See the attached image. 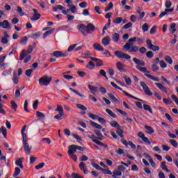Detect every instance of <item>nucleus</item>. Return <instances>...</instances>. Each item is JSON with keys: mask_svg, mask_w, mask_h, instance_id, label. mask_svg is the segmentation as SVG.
<instances>
[{"mask_svg": "<svg viewBox=\"0 0 178 178\" xmlns=\"http://www.w3.org/2000/svg\"><path fill=\"white\" fill-rule=\"evenodd\" d=\"M76 108H78V109H81V111H87V107L81 104H77Z\"/></svg>", "mask_w": 178, "mask_h": 178, "instance_id": "6e6d98bb", "label": "nucleus"}, {"mask_svg": "<svg viewBox=\"0 0 178 178\" xmlns=\"http://www.w3.org/2000/svg\"><path fill=\"white\" fill-rule=\"evenodd\" d=\"M72 178H84V177L81 176L80 174L72 172L71 175Z\"/></svg>", "mask_w": 178, "mask_h": 178, "instance_id": "bf43d9fd", "label": "nucleus"}, {"mask_svg": "<svg viewBox=\"0 0 178 178\" xmlns=\"http://www.w3.org/2000/svg\"><path fill=\"white\" fill-rule=\"evenodd\" d=\"M54 31H55V28L46 31L44 34H43V38L45 39L47 38V37H48V35H51V34L54 33Z\"/></svg>", "mask_w": 178, "mask_h": 178, "instance_id": "2f4dec72", "label": "nucleus"}, {"mask_svg": "<svg viewBox=\"0 0 178 178\" xmlns=\"http://www.w3.org/2000/svg\"><path fill=\"white\" fill-rule=\"evenodd\" d=\"M155 86H156V87L158 88H159V90H161V91H163L165 94H168V88H166V87H165L163 85H162V83H155Z\"/></svg>", "mask_w": 178, "mask_h": 178, "instance_id": "a211bd4d", "label": "nucleus"}, {"mask_svg": "<svg viewBox=\"0 0 178 178\" xmlns=\"http://www.w3.org/2000/svg\"><path fill=\"white\" fill-rule=\"evenodd\" d=\"M163 102H164V104H165V105H170V104H172V99L164 98V99H163Z\"/></svg>", "mask_w": 178, "mask_h": 178, "instance_id": "0e129e2a", "label": "nucleus"}, {"mask_svg": "<svg viewBox=\"0 0 178 178\" xmlns=\"http://www.w3.org/2000/svg\"><path fill=\"white\" fill-rule=\"evenodd\" d=\"M97 28H95V26L92 24V23L88 24L86 26V32L88 34H92L93 31H95Z\"/></svg>", "mask_w": 178, "mask_h": 178, "instance_id": "9b49d317", "label": "nucleus"}, {"mask_svg": "<svg viewBox=\"0 0 178 178\" xmlns=\"http://www.w3.org/2000/svg\"><path fill=\"white\" fill-rule=\"evenodd\" d=\"M111 37L114 42H119V40L120 39V35L119 33H114Z\"/></svg>", "mask_w": 178, "mask_h": 178, "instance_id": "b1692460", "label": "nucleus"}, {"mask_svg": "<svg viewBox=\"0 0 178 178\" xmlns=\"http://www.w3.org/2000/svg\"><path fill=\"white\" fill-rule=\"evenodd\" d=\"M108 96L109 97V98H111V99H112L113 101H114V102H119V100L118 99V98H116V97H115V95H113L111 93H108Z\"/></svg>", "mask_w": 178, "mask_h": 178, "instance_id": "37998d69", "label": "nucleus"}, {"mask_svg": "<svg viewBox=\"0 0 178 178\" xmlns=\"http://www.w3.org/2000/svg\"><path fill=\"white\" fill-rule=\"evenodd\" d=\"M15 172L13 175V177H17V176H19V175H20V172H22V170H20V168L19 167H16L15 168Z\"/></svg>", "mask_w": 178, "mask_h": 178, "instance_id": "e433bc0d", "label": "nucleus"}, {"mask_svg": "<svg viewBox=\"0 0 178 178\" xmlns=\"http://www.w3.org/2000/svg\"><path fill=\"white\" fill-rule=\"evenodd\" d=\"M133 61L137 66H145V62L137 58H134Z\"/></svg>", "mask_w": 178, "mask_h": 178, "instance_id": "dca6fc26", "label": "nucleus"}, {"mask_svg": "<svg viewBox=\"0 0 178 178\" xmlns=\"http://www.w3.org/2000/svg\"><path fill=\"white\" fill-rule=\"evenodd\" d=\"M111 85L112 86V87H114V88H116L117 90H120V91H122L123 94H124V95H126L127 97H129V98H132L133 99H136V101H143V99H138V97H136L130 94H129V92L123 90V89L120 87H119L118 85H116V83H115V82H111Z\"/></svg>", "mask_w": 178, "mask_h": 178, "instance_id": "7ed1b4c3", "label": "nucleus"}, {"mask_svg": "<svg viewBox=\"0 0 178 178\" xmlns=\"http://www.w3.org/2000/svg\"><path fill=\"white\" fill-rule=\"evenodd\" d=\"M0 27L2 29H4L6 30H11L10 28V23H9V21L4 20L3 22H0Z\"/></svg>", "mask_w": 178, "mask_h": 178, "instance_id": "f8f14e48", "label": "nucleus"}, {"mask_svg": "<svg viewBox=\"0 0 178 178\" xmlns=\"http://www.w3.org/2000/svg\"><path fill=\"white\" fill-rule=\"evenodd\" d=\"M90 59L92 60V62H97L96 63L97 67L104 66V61L102 60L99 58H97L95 57H90Z\"/></svg>", "mask_w": 178, "mask_h": 178, "instance_id": "ddd939ff", "label": "nucleus"}, {"mask_svg": "<svg viewBox=\"0 0 178 178\" xmlns=\"http://www.w3.org/2000/svg\"><path fill=\"white\" fill-rule=\"evenodd\" d=\"M146 44H147V48L149 49H150L151 51H154V52H155L156 51H159L161 49V48L159 46L154 45L152 44V42L149 39H147L146 40Z\"/></svg>", "mask_w": 178, "mask_h": 178, "instance_id": "0eeeda50", "label": "nucleus"}, {"mask_svg": "<svg viewBox=\"0 0 178 178\" xmlns=\"http://www.w3.org/2000/svg\"><path fill=\"white\" fill-rule=\"evenodd\" d=\"M86 68L89 69L90 70H92V69H95V64L92 61H89L86 65Z\"/></svg>", "mask_w": 178, "mask_h": 178, "instance_id": "c756f323", "label": "nucleus"}, {"mask_svg": "<svg viewBox=\"0 0 178 178\" xmlns=\"http://www.w3.org/2000/svg\"><path fill=\"white\" fill-rule=\"evenodd\" d=\"M32 10H33L34 15H35V16H38V17L31 18V20H32V22H35L36 20H39V19H40V17H41V14L38 13V10H37L35 8H33Z\"/></svg>", "mask_w": 178, "mask_h": 178, "instance_id": "aec40b11", "label": "nucleus"}, {"mask_svg": "<svg viewBox=\"0 0 178 178\" xmlns=\"http://www.w3.org/2000/svg\"><path fill=\"white\" fill-rule=\"evenodd\" d=\"M51 55L55 58H59V57L65 58V56H67L68 53L67 51L63 53L60 51H55L53 53H51Z\"/></svg>", "mask_w": 178, "mask_h": 178, "instance_id": "1a4fd4ad", "label": "nucleus"}, {"mask_svg": "<svg viewBox=\"0 0 178 178\" xmlns=\"http://www.w3.org/2000/svg\"><path fill=\"white\" fill-rule=\"evenodd\" d=\"M33 72H34V69L26 70L25 71V74L27 77H31V73H33Z\"/></svg>", "mask_w": 178, "mask_h": 178, "instance_id": "c03bdc74", "label": "nucleus"}, {"mask_svg": "<svg viewBox=\"0 0 178 178\" xmlns=\"http://www.w3.org/2000/svg\"><path fill=\"white\" fill-rule=\"evenodd\" d=\"M152 70L153 72H158V70H159V67H158V65H156V64H153L152 65Z\"/></svg>", "mask_w": 178, "mask_h": 178, "instance_id": "69168bd1", "label": "nucleus"}, {"mask_svg": "<svg viewBox=\"0 0 178 178\" xmlns=\"http://www.w3.org/2000/svg\"><path fill=\"white\" fill-rule=\"evenodd\" d=\"M146 56L147 58H154V52L151 51H147L146 54Z\"/></svg>", "mask_w": 178, "mask_h": 178, "instance_id": "774afa93", "label": "nucleus"}, {"mask_svg": "<svg viewBox=\"0 0 178 178\" xmlns=\"http://www.w3.org/2000/svg\"><path fill=\"white\" fill-rule=\"evenodd\" d=\"M64 113H58L56 115L54 116V119H57V120H62V116H63Z\"/></svg>", "mask_w": 178, "mask_h": 178, "instance_id": "680f3d73", "label": "nucleus"}, {"mask_svg": "<svg viewBox=\"0 0 178 178\" xmlns=\"http://www.w3.org/2000/svg\"><path fill=\"white\" fill-rule=\"evenodd\" d=\"M79 31L82 33L83 35L87 37V26L83 24H80L77 26Z\"/></svg>", "mask_w": 178, "mask_h": 178, "instance_id": "9d476101", "label": "nucleus"}, {"mask_svg": "<svg viewBox=\"0 0 178 178\" xmlns=\"http://www.w3.org/2000/svg\"><path fill=\"white\" fill-rule=\"evenodd\" d=\"M76 47H77V44H72L70 45L69 47H68V49H67V54H69V52H72V51H73L74 49V48H76Z\"/></svg>", "mask_w": 178, "mask_h": 178, "instance_id": "4d7b16f0", "label": "nucleus"}, {"mask_svg": "<svg viewBox=\"0 0 178 178\" xmlns=\"http://www.w3.org/2000/svg\"><path fill=\"white\" fill-rule=\"evenodd\" d=\"M93 48L96 51H100L101 52L104 51V47H102V46L98 43H95L93 44Z\"/></svg>", "mask_w": 178, "mask_h": 178, "instance_id": "a878e982", "label": "nucleus"}, {"mask_svg": "<svg viewBox=\"0 0 178 178\" xmlns=\"http://www.w3.org/2000/svg\"><path fill=\"white\" fill-rule=\"evenodd\" d=\"M13 81L14 84H19V77H17V74H16V72H13Z\"/></svg>", "mask_w": 178, "mask_h": 178, "instance_id": "f704fd0d", "label": "nucleus"}, {"mask_svg": "<svg viewBox=\"0 0 178 178\" xmlns=\"http://www.w3.org/2000/svg\"><path fill=\"white\" fill-rule=\"evenodd\" d=\"M24 149L26 154V155H30L31 154V147H30V145L27 143V142H24Z\"/></svg>", "mask_w": 178, "mask_h": 178, "instance_id": "2eb2a0df", "label": "nucleus"}, {"mask_svg": "<svg viewBox=\"0 0 178 178\" xmlns=\"http://www.w3.org/2000/svg\"><path fill=\"white\" fill-rule=\"evenodd\" d=\"M131 27H133V24L131 22H129L127 24L122 26V29L127 30V29H130Z\"/></svg>", "mask_w": 178, "mask_h": 178, "instance_id": "79ce46f5", "label": "nucleus"}, {"mask_svg": "<svg viewBox=\"0 0 178 178\" xmlns=\"http://www.w3.org/2000/svg\"><path fill=\"white\" fill-rule=\"evenodd\" d=\"M10 104H11V108H12V109H13L14 111H17V104H16V102H15V101H13V100H12L11 102H10Z\"/></svg>", "mask_w": 178, "mask_h": 178, "instance_id": "3c124183", "label": "nucleus"}, {"mask_svg": "<svg viewBox=\"0 0 178 178\" xmlns=\"http://www.w3.org/2000/svg\"><path fill=\"white\" fill-rule=\"evenodd\" d=\"M116 133L118 136H120V137H121V138H123V137H124V135H123L124 131L123 129H122V127L120 126V127L117 128Z\"/></svg>", "mask_w": 178, "mask_h": 178, "instance_id": "cd10ccee", "label": "nucleus"}, {"mask_svg": "<svg viewBox=\"0 0 178 178\" xmlns=\"http://www.w3.org/2000/svg\"><path fill=\"white\" fill-rule=\"evenodd\" d=\"M88 159V157L86 155H82L79 161L81 162H86V161H87Z\"/></svg>", "mask_w": 178, "mask_h": 178, "instance_id": "338daca9", "label": "nucleus"}, {"mask_svg": "<svg viewBox=\"0 0 178 178\" xmlns=\"http://www.w3.org/2000/svg\"><path fill=\"white\" fill-rule=\"evenodd\" d=\"M111 9H113V3L110 2L108 3L107 8L104 9V12H109Z\"/></svg>", "mask_w": 178, "mask_h": 178, "instance_id": "ea45409f", "label": "nucleus"}, {"mask_svg": "<svg viewBox=\"0 0 178 178\" xmlns=\"http://www.w3.org/2000/svg\"><path fill=\"white\" fill-rule=\"evenodd\" d=\"M36 118H41L42 119H45V115L44 113L36 111Z\"/></svg>", "mask_w": 178, "mask_h": 178, "instance_id": "de8ad7c7", "label": "nucleus"}, {"mask_svg": "<svg viewBox=\"0 0 178 178\" xmlns=\"http://www.w3.org/2000/svg\"><path fill=\"white\" fill-rule=\"evenodd\" d=\"M136 68L138 70H140V72H141L142 73H145V76L146 77H147V79H150V80H153V81H159V79L151 75V74H149V71H148V70L147 69V67H141L140 65H136Z\"/></svg>", "mask_w": 178, "mask_h": 178, "instance_id": "f257e3e1", "label": "nucleus"}, {"mask_svg": "<svg viewBox=\"0 0 178 178\" xmlns=\"http://www.w3.org/2000/svg\"><path fill=\"white\" fill-rule=\"evenodd\" d=\"M140 86L143 88V91L146 95H149V97L152 96V92L149 90V87L147 86V83L145 82H140Z\"/></svg>", "mask_w": 178, "mask_h": 178, "instance_id": "6e6552de", "label": "nucleus"}, {"mask_svg": "<svg viewBox=\"0 0 178 178\" xmlns=\"http://www.w3.org/2000/svg\"><path fill=\"white\" fill-rule=\"evenodd\" d=\"M37 47V44L35 42L33 43V45H30L28 48V51L26 49H24L22 51L20 55H19V60H23L26 56H28V54H31L33 52V49Z\"/></svg>", "mask_w": 178, "mask_h": 178, "instance_id": "f03ea898", "label": "nucleus"}, {"mask_svg": "<svg viewBox=\"0 0 178 178\" xmlns=\"http://www.w3.org/2000/svg\"><path fill=\"white\" fill-rule=\"evenodd\" d=\"M169 143L172 145V147H175V148L177 147L178 143L177 141L175 139H170L169 140Z\"/></svg>", "mask_w": 178, "mask_h": 178, "instance_id": "8fccbe9b", "label": "nucleus"}, {"mask_svg": "<svg viewBox=\"0 0 178 178\" xmlns=\"http://www.w3.org/2000/svg\"><path fill=\"white\" fill-rule=\"evenodd\" d=\"M88 116H89L90 118V119H92V120H95V119H98V118H99L98 115L91 113H89L88 114Z\"/></svg>", "mask_w": 178, "mask_h": 178, "instance_id": "e2e57ef3", "label": "nucleus"}, {"mask_svg": "<svg viewBox=\"0 0 178 178\" xmlns=\"http://www.w3.org/2000/svg\"><path fill=\"white\" fill-rule=\"evenodd\" d=\"M106 112L110 115V116H111V118H113L114 119H116V118H118V115H116V114H115V113H113V111H112L111 109L109 108H106Z\"/></svg>", "mask_w": 178, "mask_h": 178, "instance_id": "72a5a7b5", "label": "nucleus"}, {"mask_svg": "<svg viewBox=\"0 0 178 178\" xmlns=\"http://www.w3.org/2000/svg\"><path fill=\"white\" fill-rule=\"evenodd\" d=\"M159 65L162 69H165V68L168 67V65L163 60H161L159 61Z\"/></svg>", "mask_w": 178, "mask_h": 178, "instance_id": "a18cd8bd", "label": "nucleus"}, {"mask_svg": "<svg viewBox=\"0 0 178 178\" xmlns=\"http://www.w3.org/2000/svg\"><path fill=\"white\" fill-rule=\"evenodd\" d=\"M110 124L112 127H115L118 129V127H120V125L116 121H112L110 122Z\"/></svg>", "mask_w": 178, "mask_h": 178, "instance_id": "49530a36", "label": "nucleus"}, {"mask_svg": "<svg viewBox=\"0 0 178 178\" xmlns=\"http://www.w3.org/2000/svg\"><path fill=\"white\" fill-rule=\"evenodd\" d=\"M142 29H143V31L144 33L148 31V29H149V26L148 25V24L147 23H145L143 26H142Z\"/></svg>", "mask_w": 178, "mask_h": 178, "instance_id": "603ef678", "label": "nucleus"}, {"mask_svg": "<svg viewBox=\"0 0 178 178\" xmlns=\"http://www.w3.org/2000/svg\"><path fill=\"white\" fill-rule=\"evenodd\" d=\"M165 62H167V63H169V65L173 64V60L172 59V57H170V56H166L165 57Z\"/></svg>", "mask_w": 178, "mask_h": 178, "instance_id": "a19ab883", "label": "nucleus"}, {"mask_svg": "<svg viewBox=\"0 0 178 178\" xmlns=\"http://www.w3.org/2000/svg\"><path fill=\"white\" fill-rule=\"evenodd\" d=\"M114 55H115V56H117V58H118L119 59H131V56L130 55L120 51H115L114 52Z\"/></svg>", "mask_w": 178, "mask_h": 178, "instance_id": "423d86ee", "label": "nucleus"}, {"mask_svg": "<svg viewBox=\"0 0 178 178\" xmlns=\"http://www.w3.org/2000/svg\"><path fill=\"white\" fill-rule=\"evenodd\" d=\"M38 104H40V102L38 101V99H36L33 104V108L34 109V111H37V108H38Z\"/></svg>", "mask_w": 178, "mask_h": 178, "instance_id": "13d9d810", "label": "nucleus"}, {"mask_svg": "<svg viewBox=\"0 0 178 178\" xmlns=\"http://www.w3.org/2000/svg\"><path fill=\"white\" fill-rule=\"evenodd\" d=\"M42 34V32H40V31H38L35 33H32L31 35V38L33 39V40H35L37 38H40V36Z\"/></svg>", "mask_w": 178, "mask_h": 178, "instance_id": "bb28decb", "label": "nucleus"}, {"mask_svg": "<svg viewBox=\"0 0 178 178\" xmlns=\"http://www.w3.org/2000/svg\"><path fill=\"white\" fill-rule=\"evenodd\" d=\"M56 112H58V113H63V107H62L60 105H57V108L56 109Z\"/></svg>", "mask_w": 178, "mask_h": 178, "instance_id": "5fc2aeb1", "label": "nucleus"}, {"mask_svg": "<svg viewBox=\"0 0 178 178\" xmlns=\"http://www.w3.org/2000/svg\"><path fill=\"white\" fill-rule=\"evenodd\" d=\"M91 165L93 168H95V169H97V170H102V171L104 170V168H101L98 164H97L94 162H92Z\"/></svg>", "mask_w": 178, "mask_h": 178, "instance_id": "58836bf2", "label": "nucleus"}, {"mask_svg": "<svg viewBox=\"0 0 178 178\" xmlns=\"http://www.w3.org/2000/svg\"><path fill=\"white\" fill-rule=\"evenodd\" d=\"M116 66H117V69L120 72H124V65H123V63H122L121 62H118L116 63Z\"/></svg>", "mask_w": 178, "mask_h": 178, "instance_id": "393cba45", "label": "nucleus"}, {"mask_svg": "<svg viewBox=\"0 0 178 178\" xmlns=\"http://www.w3.org/2000/svg\"><path fill=\"white\" fill-rule=\"evenodd\" d=\"M79 169L84 173V175H88V170H87V165L86 163L81 162L79 163Z\"/></svg>", "mask_w": 178, "mask_h": 178, "instance_id": "4468645a", "label": "nucleus"}, {"mask_svg": "<svg viewBox=\"0 0 178 178\" xmlns=\"http://www.w3.org/2000/svg\"><path fill=\"white\" fill-rule=\"evenodd\" d=\"M124 79L126 83L127 84V86H130L131 84V79H130V77L125 76L124 77Z\"/></svg>", "mask_w": 178, "mask_h": 178, "instance_id": "864d4df0", "label": "nucleus"}, {"mask_svg": "<svg viewBox=\"0 0 178 178\" xmlns=\"http://www.w3.org/2000/svg\"><path fill=\"white\" fill-rule=\"evenodd\" d=\"M102 44H103L104 45V47H108V45H109V44H111V37H109V36L104 37L102 40Z\"/></svg>", "mask_w": 178, "mask_h": 178, "instance_id": "f3484780", "label": "nucleus"}, {"mask_svg": "<svg viewBox=\"0 0 178 178\" xmlns=\"http://www.w3.org/2000/svg\"><path fill=\"white\" fill-rule=\"evenodd\" d=\"M88 87L92 94L95 95V94H97V92H98V87L97 86H92L91 85H88Z\"/></svg>", "mask_w": 178, "mask_h": 178, "instance_id": "5701e85b", "label": "nucleus"}, {"mask_svg": "<svg viewBox=\"0 0 178 178\" xmlns=\"http://www.w3.org/2000/svg\"><path fill=\"white\" fill-rule=\"evenodd\" d=\"M143 109H145V111H148L149 113H154V112L152 111V108H151V106H149V105L148 104H144Z\"/></svg>", "mask_w": 178, "mask_h": 178, "instance_id": "4c0bfd02", "label": "nucleus"}, {"mask_svg": "<svg viewBox=\"0 0 178 178\" xmlns=\"http://www.w3.org/2000/svg\"><path fill=\"white\" fill-rule=\"evenodd\" d=\"M94 133H95V134H96V136H97V137H96V138L97 140H100V141H102V140H104V136L102 135L101 131L95 129V130H94Z\"/></svg>", "mask_w": 178, "mask_h": 178, "instance_id": "4be33fe9", "label": "nucleus"}, {"mask_svg": "<svg viewBox=\"0 0 178 178\" xmlns=\"http://www.w3.org/2000/svg\"><path fill=\"white\" fill-rule=\"evenodd\" d=\"M23 161H24V158L18 159L15 161V165H17V166H19V165H22V163H23Z\"/></svg>", "mask_w": 178, "mask_h": 178, "instance_id": "052dcab7", "label": "nucleus"}, {"mask_svg": "<svg viewBox=\"0 0 178 178\" xmlns=\"http://www.w3.org/2000/svg\"><path fill=\"white\" fill-rule=\"evenodd\" d=\"M68 155H73L74 152H76V145H72L69 146Z\"/></svg>", "mask_w": 178, "mask_h": 178, "instance_id": "6ab92c4d", "label": "nucleus"}, {"mask_svg": "<svg viewBox=\"0 0 178 178\" xmlns=\"http://www.w3.org/2000/svg\"><path fill=\"white\" fill-rule=\"evenodd\" d=\"M0 113L6 115L5 109H3V102L2 101V95H0Z\"/></svg>", "mask_w": 178, "mask_h": 178, "instance_id": "412c9836", "label": "nucleus"}, {"mask_svg": "<svg viewBox=\"0 0 178 178\" xmlns=\"http://www.w3.org/2000/svg\"><path fill=\"white\" fill-rule=\"evenodd\" d=\"M122 21L123 18L122 17H118L113 20V23H114V24H120Z\"/></svg>", "mask_w": 178, "mask_h": 178, "instance_id": "7c9ffc66", "label": "nucleus"}, {"mask_svg": "<svg viewBox=\"0 0 178 178\" xmlns=\"http://www.w3.org/2000/svg\"><path fill=\"white\" fill-rule=\"evenodd\" d=\"M52 81V77H48L47 75H44L39 79L40 86H45V87L49 86V83Z\"/></svg>", "mask_w": 178, "mask_h": 178, "instance_id": "20e7f679", "label": "nucleus"}, {"mask_svg": "<svg viewBox=\"0 0 178 178\" xmlns=\"http://www.w3.org/2000/svg\"><path fill=\"white\" fill-rule=\"evenodd\" d=\"M145 129L147 130L146 132L148 134H154V129H152V127L148 126V125H145Z\"/></svg>", "mask_w": 178, "mask_h": 178, "instance_id": "c85d7f7f", "label": "nucleus"}, {"mask_svg": "<svg viewBox=\"0 0 178 178\" xmlns=\"http://www.w3.org/2000/svg\"><path fill=\"white\" fill-rule=\"evenodd\" d=\"M70 90L72 91V92H74V94H76V95H79V97H81V98H84V95L80 94V92H79V91H77L72 88H70Z\"/></svg>", "mask_w": 178, "mask_h": 178, "instance_id": "09e8293b", "label": "nucleus"}, {"mask_svg": "<svg viewBox=\"0 0 178 178\" xmlns=\"http://www.w3.org/2000/svg\"><path fill=\"white\" fill-rule=\"evenodd\" d=\"M90 123L92 126V127H95V129H102V125H100L98 123H96L94 121H90Z\"/></svg>", "mask_w": 178, "mask_h": 178, "instance_id": "473e14b6", "label": "nucleus"}, {"mask_svg": "<svg viewBox=\"0 0 178 178\" xmlns=\"http://www.w3.org/2000/svg\"><path fill=\"white\" fill-rule=\"evenodd\" d=\"M1 133L4 137V138H6L8 136V129H6L5 127L1 126Z\"/></svg>", "mask_w": 178, "mask_h": 178, "instance_id": "c9c22d12", "label": "nucleus"}, {"mask_svg": "<svg viewBox=\"0 0 178 178\" xmlns=\"http://www.w3.org/2000/svg\"><path fill=\"white\" fill-rule=\"evenodd\" d=\"M133 43H126L123 46V49L125 51H129V52H138V46H132ZM132 46V47H131Z\"/></svg>", "mask_w": 178, "mask_h": 178, "instance_id": "39448f33", "label": "nucleus"}]
</instances>
